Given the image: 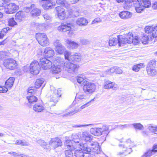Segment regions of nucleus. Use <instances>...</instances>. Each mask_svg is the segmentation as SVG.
Masks as SVG:
<instances>
[{"instance_id": "nucleus-1", "label": "nucleus", "mask_w": 157, "mask_h": 157, "mask_svg": "<svg viewBox=\"0 0 157 157\" xmlns=\"http://www.w3.org/2000/svg\"><path fill=\"white\" fill-rule=\"evenodd\" d=\"M81 147L82 148V150L85 154H90L92 151L97 154H100L101 152L99 144L96 141L82 142L79 145V147Z\"/></svg>"}, {"instance_id": "nucleus-2", "label": "nucleus", "mask_w": 157, "mask_h": 157, "mask_svg": "<svg viewBox=\"0 0 157 157\" xmlns=\"http://www.w3.org/2000/svg\"><path fill=\"white\" fill-rule=\"evenodd\" d=\"M134 145L133 142L130 139H128L124 145L119 144L120 149L122 151L117 152V155L121 157H125L132 152L131 147Z\"/></svg>"}, {"instance_id": "nucleus-3", "label": "nucleus", "mask_w": 157, "mask_h": 157, "mask_svg": "<svg viewBox=\"0 0 157 157\" xmlns=\"http://www.w3.org/2000/svg\"><path fill=\"white\" fill-rule=\"evenodd\" d=\"M151 6V2L150 0H140L139 2L135 4L136 11L138 13H140L143 10L144 8H149Z\"/></svg>"}, {"instance_id": "nucleus-4", "label": "nucleus", "mask_w": 157, "mask_h": 157, "mask_svg": "<svg viewBox=\"0 0 157 157\" xmlns=\"http://www.w3.org/2000/svg\"><path fill=\"white\" fill-rule=\"evenodd\" d=\"M155 66L156 61L155 60L150 61L147 64L146 70L148 75L150 76H153L157 74Z\"/></svg>"}, {"instance_id": "nucleus-5", "label": "nucleus", "mask_w": 157, "mask_h": 157, "mask_svg": "<svg viewBox=\"0 0 157 157\" xmlns=\"http://www.w3.org/2000/svg\"><path fill=\"white\" fill-rule=\"evenodd\" d=\"M36 38L39 43L42 46H45L49 44L48 39L46 35L44 33H36Z\"/></svg>"}, {"instance_id": "nucleus-6", "label": "nucleus", "mask_w": 157, "mask_h": 157, "mask_svg": "<svg viewBox=\"0 0 157 157\" xmlns=\"http://www.w3.org/2000/svg\"><path fill=\"white\" fill-rule=\"evenodd\" d=\"M65 58L68 61L79 62L81 60V56L79 55L67 52L64 53Z\"/></svg>"}, {"instance_id": "nucleus-7", "label": "nucleus", "mask_w": 157, "mask_h": 157, "mask_svg": "<svg viewBox=\"0 0 157 157\" xmlns=\"http://www.w3.org/2000/svg\"><path fill=\"white\" fill-rule=\"evenodd\" d=\"M83 89L86 94H90L95 91L96 86L93 83L88 82L83 86Z\"/></svg>"}, {"instance_id": "nucleus-8", "label": "nucleus", "mask_w": 157, "mask_h": 157, "mask_svg": "<svg viewBox=\"0 0 157 157\" xmlns=\"http://www.w3.org/2000/svg\"><path fill=\"white\" fill-rule=\"evenodd\" d=\"M29 67L30 73L34 75L38 74L40 68L38 62L36 60H34L32 62Z\"/></svg>"}, {"instance_id": "nucleus-9", "label": "nucleus", "mask_w": 157, "mask_h": 157, "mask_svg": "<svg viewBox=\"0 0 157 157\" xmlns=\"http://www.w3.org/2000/svg\"><path fill=\"white\" fill-rule=\"evenodd\" d=\"M4 65L6 68L10 70L15 69L17 66L16 61L12 59H8L4 61Z\"/></svg>"}, {"instance_id": "nucleus-10", "label": "nucleus", "mask_w": 157, "mask_h": 157, "mask_svg": "<svg viewBox=\"0 0 157 157\" xmlns=\"http://www.w3.org/2000/svg\"><path fill=\"white\" fill-rule=\"evenodd\" d=\"M5 12L7 14H11L16 12L19 8L18 6L13 3H10L4 6Z\"/></svg>"}, {"instance_id": "nucleus-11", "label": "nucleus", "mask_w": 157, "mask_h": 157, "mask_svg": "<svg viewBox=\"0 0 157 157\" xmlns=\"http://www.w3.org/2000/svg\"><path fill=\"white\" fill-rule=\"evenodd\" d=\"M40 62L41 67L44 70L49 69L52 67V62L45 58H40Z\"/></svg>"}, {"instance_id": "nucleus-12", "label": "nucleus", "mask_w": 157, "mask_h": 157, "mask_svg": "<svg viewBox=\"0 0 157 157\" xmlns=\"http://www.w3.org/2000/svg\"><path fill=\"white\" fill-rule=\"evenodd\" d=\"M66 70L69 73L75 72L77 70L78 66L76 64H74L70 61L65 62L64 64Z\"/></svg>"}, {"instance_id": "nucleus-13", "label": "nucleus", "mask_w": 157, "mask_h": 157, "mask_svg": "<svg viewBox=\"0 0 157 157\" xmlns=\"http://www.w3.org/2000/svg\"><path fill=\"white\" fill-rule=\"evenodd\" d=\"M54 45L56 48V52L59 54H62L67 51H66V48L60 43L58 40H56L54 42Z\"/></svg>"}, {"instance_id": "nucleus-14", "label": "nucleus", "mask_w": 157, "mask_h": 157, "mask_svg": "<svg viewBox=\"0 0 157 157\" xmlns=\"http://www.w3.org/2000/svg\"><path fill=\"white\" fill-rule=\"evenodd\" d=\"M49 144L54 148L60 146L62 144V142L60 139L58 137L53 138L51 139L49 142Z\"/></svg>"}, {"instance_id": "nucleus-15", "label": "nucleus", "mask_w": 157, "mask_h": 157, "mask_svg": "<svg viewBox=\"0 0 157 157\" xmlns=\"http://www.w3.org/2000/svg\"><path fill=\"white\" fill-rule=\"evenodd\" d=\"M87 106V103H86L84 105H83L81 106L79 108H76L74 110H73L70 112H68L67 113L62 115V116L63 117H66L69 116L73 115L74 114L78 112L79 111H81L82 109Z\"/></svg>"}, {"instance_id": "nucleus-16", "label": "nucleus", "mask_w": 157, "mask_h": 157, "mask_svg": "<svg viewBox=\"0 0 157 157\" xmlns=\"http://www.w3.org/2000/svg\"><path fill=\"white\" fill-rule=\"evenodd\" d=\"M71 24L70 23L64 24L62 23L61 25L58 27V30L61 32H65L69 31L71 29Z\"/></svg>"}, {"instance_id": "nucleus-17", "label": "nucleus", "mask_w": 157, "mask_h": 157, "mask_svg": "<svg viewBox=\"0 0 157 157\" xmlns=\"http://www.w3.org/2000/svg\"><path fill=\"white\" fill-rule=\"evenodd\" d=\"M40 1H44L45 2V3L42 5V7L45 10L52 8V6H54L55 5V2H51L52 0H40L39 1L40 2Z\"/></svg>"}, {"instance_id": "nucleus-18", "label": "nucleus", "mask_w": 157, "mask_h": 157, "mask_svg": "<svg viewBox=\"0 0 157 157\" xmlns=\"http://www.w3.org/2000/svg\"><path fill=\"white\" fill-rule=\"evenodd\" d=\"M54 90L51 89V92L52 94V97L50 99L51 101L53 102L54 103H56L58 102V100L59 97V95L58 94V91L56 89Z\"/></svg>"}, {"instance_id": "nucleus-19", "label": "nucleus", "mask_w": 157, "mask_h": 157, "mask_svg": "<svg viewBox=\"0 0 157 157\" xmlns=\"http://www.w3.org/2000/svg\"><path fill=\"white\" fill-rule=\"evenodd\" d=\"M25 17V13L23 11H19L15 15V19L17 22H21L24 20Z\"/></svg>"}, {"instance_id": "nucleus-20", "label": "nucleus", "mask_w": 157, "mask_h": 157, "mask_svg": "<svg viewBox=\"0 0 157 157\" xmlns=\"http://www.w3.org/2000/svg\"><path fill=\"white\" fill-rule=\"evenodd\" d=\"M157 153V145H155L153 147L151 150H149L145 153L142 157H150Z\"/></svg>"}, {"instance_id": "nucleus-21", "label": "nucleus", "mask_w": 157, "mask_h": 157, "mask_svg": "<svg viewBox=\"0 0 157 157\" xmlns=\"http://www.w3.org/2000/svg\"><path fill=\"white\" fill-rule=\"evenodd\" d=\"M66 43L67 44V47L69 49H76L79 46L78 43L71 40H67Z\"/></svg>"}, {"instance_id": "nucleus-22", "label": "nucleus", "mask_w": 157, "mask_h": 157, "mask_svg": "<svg viewBox=\"0 0 157 157\" xmlns=\"http://www.w3.org/2000/svg\"><path fill=\"white\" fill-rule=\"evenodd\" d=\"M45 56L48 57L52 56L54 54V50L51 48L46 47L44 50Z\"/></svg>"}, {"instance_id": "nucleus-23", "label": "nucleus", "mask_w": 157, "mask_h": 157, "mask_svg": "<svg viewBox=\"0 0 157 157\" xmlns=\"http://www.w3.org/2000/svg\"><path fill=\"white\" fill-rule=\"evenodd\" d=\"M44 109V107L41 103H37L33 105V109L36 112H42Z\"/></svg>"}, {"instance_id": "nucleus-24", "label": "nucleus", "mask_w": 157, "mask_h": 157, "mask_svg": "<svg viewBox=\"0 0 157 157\" xmlns=\"http://www.w3.org/2000/svg\"><path fill=\"white\" fill-rule=\"evenodd\" d=\"M115 84L114 82H111L109 80H105L104 82V87L107 89L115 88L114 86Z\"/></svg>"}, {"instance_id": "nucleus-25", "label": "nucleus", "mask_w": 157, "mask_h": 157, "mask_svg": "<svg viewBox=\"0 0 157 157\" xmlns=\"http://www.w3.org/2000/svg\"><path fill=\"white\" fill-rule=\"evenodd\" d=\"M82 136L83 139L85 140L84 141L85 142L88 141L94 142L93 141H92V136L86 132H83Z\"/></svg>"}, {"instance_id": "nucleus-26", "label": "nucleus", "mask_w": 157, "mask_h": 157, "mask_svg": "<svg viewBox=\"0 0 157 157\" xmlns=\"http://www.w3.org/2000/svg\"><path fill=\"white\" fill-rule=\"evenodd\" d=\"M41 12L40 10L36 8L34 4V6L33 7V8H32L30 12L31 15L33 17H37L40 15Z\"/></svg>"}, {"instance_id": "nucleus-27", "label": "nucleus", "mask_w": 157, "mask_h": 157, "mask_svg": "<svg viewBox=\"0 0 157 157\" xmlns=\"http://www.w3.org/2000/svg\"><path fill=\"white\" fill-rule=\"evenodd\" d=\"M15 78L13 77H11L8 79L5 83V87L8 88V90L10 89L13 85Z\"/></svg>"}, {"instance_id": "nucleus-28", "label": "nucleus", "mask_w": 157, "mask_h": 157, "mask_svg": "<svg viewBox=\"0 0 157 157\" xmlns=\"http://www.w3.org/2000/svg\"><path fill=\"white\" fill-rule=\"evenodd\" d=\"M119 16L122 19H127L131 17L132 14L129 12L123 11L120 13Z\"/></svg>"}, {"instance_id": "nucleus-29", "label": "nucleus", "mask_w": 157, "mask_h": 157, "mask_svg": "<svg viewBox=\"0 0 157 157\" xmlns=\"http://www.w3.org/2000/svg\"><path fill=\"white\" fill-rule=\"evenodd\" d=\"M73 141L76 144L77 147H79V145L81 144V141L79 139V136L78 134H75L72 136Z\"/></svg>"}, {"instance_id": "nucleus-30", "label": "nucleus", "mask_w": 157, "mask_h": 157, "mask_svg": "<svg viewBox=\"0 0 157 157\" xmlns=\"http://www.w3.org/2000/svg\"><path fill=\"white\" fill-rule=\"evenodd\" d=\"M77 24L79 25L85 26L87 25V20L85 18L80 17L76 21Z\"/></svg>"}, {"instance_id": "nucleus-31", "label": "nucleus", "mask_w": 157, "mask_h": 157, "mask_svg": "<svg viewBox=\"0 0 157 157\" xmlns=\"http://www.w3.org/2000/svg\"><path fill=\"white\" fill-rule=\"evenodd\" d=\"M31 94H29L27 96V99L29 102L30 103H33L36 102L37 100V98L35 96L32 95Z\"/></svg>"}, {"instance_id": "nucleus-32", "label": "nucleus", "mask_w": 157, "mask_h": 157, "mask_svg": "<svg viewBox=\"0 0 157 157\" xmlns=\"http://www.w3.org/2000/svg\"><path fill=\"white\" fill-rule=\"evenodd\" d=\"M90 132L95 136H99L102 134L100 128H91L90 129Z\"/></svg>"}, {"instance_id": "nucleus-33", "label": "nucleus", "mask_w": 157, "mask_h": 157, "mask_svg": "<svg viewBox=\"0 0 157 157\" xmlns=\"http://www.w3.org/2000/svg\"><path fill=\"white\" fill-rule=\"evenodd\" d=\"M118 42L120 46H123L124 44L128 43L125 37H123L122 36H118Z\"/></svg>"}, {"instance_id": "nucleus-34", "label": "nucleus", "mask_w": 157, "mask_h": 157, "mask_svg": "<svg viewBox=\"0 0 157 157\" xmlns=\"http://www.w3.org/2000/svg\"><path fill=\"white\" fill-rule=\"evenodd\" d=\"M52 73L53 74H57L60 72L61 71V67L59 64L54 65L52 67Z\"/></svg>"}, {"instance_id": "nucleus-35", "label": "nucleus", "mask_w": 157, "mask_h": 157, "mask_svg": "<svg viewBox=\"0 0 157 157\" xmlns=\"http://www.w3.org/2000/svg\"><path fill=\"white\" fill-rule=\"evenodd\" d=\"M85 153L81 149V150H77L74 152V155L76 157H84Z\"/></svg>"}, {"instance_id": "nucleus-36", "label": "nucleus", "mask_w": 157, "mask_h": 157, "mask_svg": "<svg viewBox=\"0 0 157 157\" xmlns=\"http://www.w3.org/2000/svg\"><path fill=\"white\" fill-rule=\"evenodd\" d=\"M86 96L83 93H77L76 94L75 100H74L73 102V103H74L75 102V101H76V100H78L79 101L82 99L85 98Z\"/></svg>"}, {"instance_id": "nucleus-37", "label": "nucleus", "mask_w": 157, "mask_h": 157, "mask_svg": "<svg viewBox=\"0 0 157 157\" xmlns=\"http://www.w3.org/2000/svg\"><path fill=\"white\" fill-rule=\"evenodd\" d=\"M118 42V36L117 38H111L109 40V44L110 46L115 45Z\"/></svg>"}, {"instance_id": "nucleus-38", "label": "nucleus", "mask_w": 157, "mask_h": 157, "mask_svg": "<svg viewBox=\"0 0 157 157\" xmlns=\"http://www.w3.org/2000/svg\"><path fill=\"white\" fill-rule=\"evenodd\" d=\"M11 29V28L9 27L3 29L0 32V38H2Z\"/></svg>"}, {"instance_id": "nucleus-39", "label": "nucleus", "mask_w": 157, "mask_h": 157, "mask_svg": "<svg viewBox=\"0 0 157 157\" xmlns=\"http://www.w3.org/2000/svg\"><path fill=\"white\" fill-rule=\"evenodd\" d=\"M149 35L147 34H143V36L142 37L140 40L142 43L144 44H147L149 40L148 38Z\"/></svg>"}, {"instance_id": "nucleus-40", "label": "nucleus", "mask_w": 157, "mask_h": 157, "mask_svg": "<svg viewBox=\"0 0 157 157\" xmlns=\"http://www.w3.org/2000/svg\"><path fill=\"white\" fill-rule=\"evenodd\" d=\"M38 143L44 149H48L49 147L48 146V144L46 142L43 140H38Z\"/></svg>"}, {"instance_id": "nucleus-41", "label": "nucleus", "mask_w": 157, "mask_h": 157, "mask_svg": "<svg viewBox=\"0 0 157 157\" xmlns=\"http://www.w3.org/2000/svg\"><path fill=\"white\" fill-rule=\"evenodd\" d=\"M44 82L43 78L37 79L35 82V87L36 88H39Z\"/></svg>"}, {"instance_id": "nucleus-42", "label": "nucleus", "mask_w": 157, "mask_h": 157, "mask_svg": "<svg viewBox=\"0 0 157 157\" xmlns=\"http://www.w3.org/2000/svg\"><path fill=\"white\" fill-rule=\"evenodd\" d=\"M125 38L127 40L128 43L131 44L133 43V37L132 33H129L126 36V37H125Z\"/></svg>"}, {"instance_id": "nucleus-43", "label": "nucleus", "mask_w": 157, "mask_h": 157, "mask_svg": "<svg viewBox=\"0 0 157 157\" xmlns=\"http://www.w3.org/2000/svg\"><path fill=\"white\" fill-rule=\"evenodd\" d=\"M144 63H140V64L134 65L132 67V70L133 71H139L140 69L143 67H144Z\"/></svg>"}, {"instance_id": "nucleus-44", "label": "nucleus", "mask_w": 157, "mask_h": 157, "mask_svg": "<svg viewBox=\"0 0 157 157\" xmlns=\"http://www.w3.org/2000/svg\"><path fill=\"white\" fill-rule=\"evenodd\" d=\"M136 129L139 130H143L144 127L140 123H135L132 124Z\"/></svg>"}, {"instance_id": "nucleus-45", "label": "nucleus", "mask_w": 157, "mask_h": 157, "mask_svg": "<svg viewBox=\"0 0 157 157\" xmlns=\"http://www.w3.org/2000/svg\"><path fill=\"white\" fill-rule=\"evenodd\" d=\"M101 129V133H105V134H108L109 133L108 132L109 128L107 125H103L101 128H100Z\"/></svg>"}, {"instance_id": "nucleus-46", "label": "nucleus", "mask_w": 157, "mask_h": 157, "mask_svg": "<svg viewBox=\"0 0 157 157\" xmlns=\"http://www.w3.org/2000/svg\"><path fill=\"white\" fill-rule=\"evenodd\" d=\"M55 10L57 14V15H58V14L59 13H63V12H65V11L64 9L62 8L60 6H58L56 7L55 8Z\"/></svg>"}, {"instance_id": "nucleus-47", "label": "nucleus", "mask_w": 157, "mask_h": 157, "mask_svg": "<svg viewBox=\"0 0 157 157\" xmlns=\"http://www.w3.org/2000/svg\"><path fill=\"white\" fill-rule=\"evenodd\" d=\"M8 24L9 26L11 27L15 25H17V22L13 18H10L9 20Z\"/></svg>"}, {"instance_id": "nucleus-48", "label": "nucleus", "mask_w": 157, "mask_h": 157, "mask_svg": "<svg viewBox=\"0 0 157 157\" xmlns=\"http://www.w3.org/2000/svg\"><path fill=\"white\" fill-rule=\"evenodd\" d=\"M116 70V67L111 68L110 69L107 70L105 73L106 74H111V73L115 72Z\"/></svg>"}, {"instance_id": "nucleus-49", "label": "nucleus", "mask_w": 157, "mask_h": 157, "mask_svg": "<svg viewBox=\"0 0 157 157\" xmlns=\"http://www.w3.org/2000/svg\"><path fill=\"white\" fill-rule=\"evenodd\" d=\"M65 153L66 157H73V153L70 150L65 151Z\"/></svg>"}, {"instance_id": "nucleus-50", "label": "nucleus", "mask_w": 157, "mask_h": 157, "mask_svg": "<svg viewBox=\"0 0 157 157\" xmlns=\"http://www.w3.org/2000/svg\"><path fill=\"white\" fill-rule=\"evenodd\" d=\"M34 6V4H31L29 7H25L24 8V10L26 13H29L32 10V8H33Z\"/></svg>"}, {"instance_id": "nucleus-51", "label": "nucleus", "mask_w": 157, "mask_h": 157, "mask_svg": "<svg viewBox=\"0 0 157 157\" xmlns=\"http://www.w3.org/2000/svg\"><path fill=\"white\" fill-rule=\"evenodd\" d=\"M33 88V87H31L28 88L27 95L29 94H31V95L36 94V90H34L33 89H32Z\"/></svg>"}, {"instance_id": "nucleus-52", "label": "nucleus", "mask_w": 157, "mask_h": 157, "mask_svg": "<svg viewBox=\"0 0 157 157\" xmlns=\"http://www.w3.org/2000/svg\"><path fill=\"white\" fill-rule=\"evenodd\" d=\"M155 125L153 124H150L147 125V129L150 132L154 133Z\"/></svg>"}, {"instance_id": "nucleus-53", "label": "nucleus", "mask_w": 157, "mask_h": 157, "mask_svg": "<svg viewBox=\"0 0 157 157\" xmlns=\"http://www.w3.org/2000/svg\"><path fill=\"white\" fill-rule=\"evenodd\" d=\"M152 10H157V1L152 2L151 6Z\"/></svg>"}, {"instance_id": "nucleus-54", "label": "nucleus", "mask_w": 157, "mask_h": 157, "mask_svg": "<svg viewBox=\"0 0 157 157\" xmlns=\"http://www.w3.org/2000/svg\"><path fill=\"white\" fill-rule=\"evenodd\" d=\"M140 1L139 0H125V2L129 4L133 3V5L135 7V4L138 2H139Z\"/></svg>"}, {"instance_id": "nucleus-55", "label": "nucleus", "mask_w": 157, "mask_h": 157, "mask_svg": "<svg viewBox=\"0 0 157 157\" xmlns=\"http://www.w3.org/2000/svg\"><path fill=\"white\" fill-rule=\"evenodd\" d=\"M65 144L66 145L68 148L71 149V147L72 145V143L71 141L70 140H66L65 143Z\"/></svg>"}, {"instance_id": "nucleus-56", "label": "nucleus", "mask_w": 157, "mask_h": 157, "mask_svg": "<svg viewBox=\"0 0 157 157\" xmlns=\"http://www.w3.org/2000/svg\"><path fill=\"white\" fill-rule=\"evenodd\" d=\"M84 77H82L81 76H77V80L78 83L80 84L83 83L84 79Z\"/></svg>"}, {"instance_id": "nucleus-57", "label": "nucleus", "mask_w": 157, "mask_h": 157, "mask_svg": "<svg viewBox=\"0 0 157 157\" xmlns=\"http://www.w3.org/2000/svg\"><path fill=\"white\" fill-rule=\"evenodd\" d=\"M66 12H65L61 13H59L57 16L58 18L62 20L64 19L66 17Z\"/></svg>"}, {"instance_id": "nucleus-58", "label": "nucleus", "mask_w": 157, "mask_h": 157, "mask_svg": "<svg viewBox=\"0 0 157 157\" xmlns=\"http://www.w3.org/2000/svg\"><path fill=\"white\" fill-rule=\"evenodd\" d=\"M152 26H146L144 29L145 31L148 34L151 32L152 33Z\"/></svg>"}, {"instance_id": "nucleus-59", "label": "nucleus", "mask_w": 157, "mask_h": 157, "mask_svg": "<svg viewBox=\"0 0 157 157\" xmlns=\"http://www.w3.org/2000/svg\"><path fill=\"white\" fill-rule=\"evenodd\" d=\"M56 3L58 5H60L66 7V6L64 0H56Z\"/></svg>"}, {"instance_id": "nucleus-60", "label": "nucleus", "mask_w": 157, "mask_h": 157, "mask_svg": "<svg viewBox=\"0 0 157 157\" xmlns=\"http://www.w3.org/2000/svg\"><path fill=\"white\" fill-rule=\"evenodd\" d=\"M152 35L153 38L151 37V39L152 40L153 39V38L154 37H157V34H156V32H157V31L156 30H154V27H152Z\"/></svg>"}, {"instance_id": "nucleus-61", "label": "nucleus", "mask_w": 157, "mask_h": 157, "mask_svg": "<svg viewBox=\"0 0 157 157\" xmlns=\"http://www.w3.org/2000/svg\"><path fill=\"white\" fill-rule=\"evenodd\" d=\"M8 90V88H6L4 86H0V93H6Z\"/></svg>"}, {"instance_id": "nucleus-62", "label": "nucleus", "mask_w": 157, "mask_h": 157, "mask_svg": "<svg viewBox=\"0 0 157 157\" xmlns=\"http://www.w3.org/2000/svg\"><path fill=\"white\" fill-rule=\"evenodd\" d=\"M140 42V39L138 37L136 36L133 39V43L135 44H137Z\"/></svg>"}, {"instance_id": "nucleus-63", "label": "nucleus", "mask_w": 157, "mask_h": 157, "mask_svg": "<svg viewBox=\"0 0 157 157\" xmlns=\"http://www.w3.org/2000/svg\"><path fill=\"white\" fill-rule=\"evenodd\" d=\"M93 124H84V125H75L73 126V127L75 128H81L83 127L89 126L90 125H92Z\"/></svg>"}, {"instance_id": "nucleus-64", "label": "nucleus", "mask_w": 157, "mask_h": 157, "mask_svg": "<svg viewBox=\"0 0 157 157\" xmlns=\"http://www.w3.org/2000/svg\"><path fill=\"white\" fill-rule=\"evenodd\" d=\"M129 125L128 124H124V125H119L118 126V127L120 129H123L124 128H127L129 126Z\"/></svg>"}]
</instances>
